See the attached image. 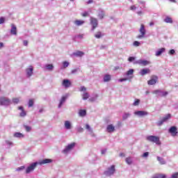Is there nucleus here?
I'll list each match as a JSON object with an SVG mask.
<instances>
[{"instance_id":"f03ea898","label":"nucleus","mask_w":178,"mask_h":178,"mask_svg":"<svg viewBox=\"0 0 178 178\" xmlns=\"http://www.w3.org/2000/svg\"><path fill=\"white\" fill-rule=\"evenodd\" d=\"M146 140L150 143H154L156 145H161V140L158 136H148L146 137Z\"/></svg>"},{"instance_id":"2eb2a0df","label":"nucleus","mask_w":178,"mask_h":178,"mask_svg":"<svg viewBox=\"0 0 178 178\" xmlns=\"http://www.w3.org/2000/svg\"><path fill=\"white\" fill-rule=\"evenodd\" d=\"M151 73V70H149V68H145L143 69L140 71L139 74H140V76H145V74H148Z\"/></svg>"},{"instance_id":"09e8293b","label":"nucleus","mask_w":178,"mask_h":178,"mask_svg":"<svg viewBox=\"0 0 178 178\" xmlns=\"http://www.w3.org/2000/svg\"><path fill=\"white\" fill-rule=\"evenodd\" d=\"M77 131H79V133H83V129L81 127H79L77 128Z\"/></svg>"},{"instance_id":"7ed1b4c3","label":"nucleus","mask_w":178,"mask_h":178,"mask_svg":"<svg viewBox=\"0 0 178 178\" xmlns=\"http://www.w3.org/2000/svg\"><path fill=\"white\" fill-rule=\"evenodd\" d=\"M12 104V101L8 99L7 97H1L0 98V105H3L7 106L8 105H10Z\"/></svg>"},{"instance_id":"69168bd1","label":"nucleus","mask_w":178,"mask_h":178,"mask_svg":"<svg viewBox=\"0 0 178 178\" xmlns=\"http://www.w3.org/2000/svg\"><path fill=\"white\" fill-rule=\"evenodd\" d=\"M3 47V43L0 42V48H2Z\"/></svg>"},{"instance_id":"ddd939ff","label":"nucleus","mask_w":178,"mask_h":178,"mask_svg":"<svg viewBox=\"0 0 178 178\" xmlns=\"http://www.w3.org/2000/svg\"><path fill=\"white\" fill-rule=\"evenodd\" d=\"M134 115H136V116H147V115H148V112L144 111H138L134 112Z\"/></svg>"},{"instance_id":"1a4fd4ad","label":"nucleus","mask_w":178,"mask_h":178,"mask_svg":"<svg viewBox=\"0 0 178 178\" xmlns=\"http://www.w3.org/2000/svg\"><path fill=\"white\" fill-rule=\"evenodd\" d=\"M38 163L35 162L33 163L32 164H31L26 170V173H30V172H33V170H34V169H35V166H37Z\"/></svg>"},{"instance_id":"864d4df0","label":"nucleus","mask_w":178,"mask_h":178,"mask_svg":"<svg viewBox=\"0 0 178 178\" xmlns=\"http://www.w3.org/2000/svg\"><path fill=\"white\" fill-rule=\"evenodd\" d=\"M82 16L83 17H86V16H88V12L85 11L83 13H82Z\"/></svg>"},{"instance_id":"473e14b6","label":"nucleus","mask_w":178,"mask_h":178,"mask_svg":"<svg viewBox=\"0 0 178 178\" xmlns=\"http://www.w3.org/2000/svg\"><path fill=\"white\" fill-rule=\"evenodd\" d=\"M19 111H22L21 113L19 114L20 116L24 117L26 116V111L23 109V106H19Z\"/></svg>"},{"instance_id":"9d476101","label":"nucleus","mask_w":178,"mask_h":178,"mask_svg":"<svg viewBox=\"0 0 178 178\" xmlns=\"http://www.w3.org/2000/svg\"><path fill=\"white\" fill-rule=\"evenodd\" d=\"M139 31L141 35H138V38H144L145 36V26H144V24H141Z\"/></svg>"},{"instance_id":"a211bd4d","label":"nucleus","mask_w":178,"mask_h":178,"mask_svg":"<svg viewBox=\"0 0 178 178\" xmlns=\"http://www.w3.org/2000/svg\"><path fill=\"white\" fill-rule=\"evenodd\" d=\"M67 97H69V95H65V96H63L60 101V104H58V108H61L62 105H63V103L65 102V101H66V99H67Z\"/></svg>"},{"instance_id":"e433bc0d","label":"nucleus","mask_w":178,"mask_h":178,"mask_svg":"<svg viewBox=\"0 0 178 178\" xmlns=\"http://www.w3.org/2000/svg\"><path fill=\"white\" fill-rule=\"evenodd\" d=\"M171 118V115L170 114H167L163 118V120L164 122H168V120H169V119H170Z\"/></svg>"},{"instance_id":"603ef678","label":"nucleus","mask_w":178,"mask_h":178,"mask_svg":"<svg viewBox=\"0 0 178 178\" xmlns=\"http://www.w3.org/2000/svg\"><path fill=\"white\" fill-rule=\"evenodd\" d=\"M3 23H5V18L1 17L0 18V24H3Z\"/></svg>"},{"instance_id":"c03bdc74","label":"nucleus","mask_w":178,"mask_h":178,"mask_svg":"<svg viewBox=\"0 0 178 178\" xmlns=\"http://www.w3.org/2000/svg\"><path fill=\"white\" fill-rule=\"evenodd\" d=\"M24 129L26 131H31V127L24 125Z\"/></svg>"},{"instance_id":"7c9ffc66","label":"nucleus","mask_w":178,"mask_h":178,"mask_svg":"<svg viewBox=\"0 0 178 178\" xmlns=\"http://www.w3.org/2000/svg\"><path fill=\"white\" fill-rule=\"evenodd\" d=\"M46 70H54V65L52 64H47L45 65Z\"/></svg>"},{"instance_id":"c9c22d12","label":"nucleus","mask_w":178,"mask_h":178,"mask_svg":"<svg viewBox=\"0 0 178 178\" xmlns=\"http://www.w3.org/2000/svg\"><path fill=\"white\" fill-rule=\"evenodd\" d=\"M86 114H87V112L86 111V110L79 111V116H86Z\"/></svg>"},{"instance_id":"5701e85b","label":"nucleus","mask_w":178,"mask_h":178,"mask_svg":"<svg viewBox=\"0 0 178 178\" xmlns=\"http://www.w3.org/2000/svg\"><path fill=\"white\" fill-rule=\"evenodd\" d=\"M107 131L108 133H113V131H115V127H113L112 124L108 125Z\"/></svg>"},{"instance_id":"6e6d98bb","label":"nucleus","mask_w":178,"mask_h":178,"mask_svg":"<svg viewBox=\"0 0 178 178\" xmlns=\"http://www.w3.org/2000/svg\"><path fill=\"white\" fill-rule=\"evenodd\" d=\"M148 155H149V153L146 152L143 154V158H147L148 156Z\"/></svg>"},{"instance_id":"ea45409f","label":"nucleus","mask_w":178,"mask_h":178,"mask_svg":"<svg viewBox=\"0 0 178 178\" xmlns=\"http://www.w3.org/2000/svg\"><path fill=\"white\" fill-rule=\"evenodd\" d=\"M90 97V95H88V93L85 92L83 95V99H88V97Z\"/></svg>"},{"instance_id":"0eeeda50","label":"nucleus","mask_w":178,"mask_h":178,"mask_svg":"<svg viewBox=\"0 0 178 178\" xmlns=\"http://www.w3.org/2000/svg\"><path fill=\"white\" fill-rule=\"evenodd\" d=\"M90 24L92 25V30L94 31L98 26V20L95 18L90 17Z\"/></svg>"},{"instance_id":"9b49d317","label":"nucleus","mask_w":178,"mask_h":178,"mask_svg":"<svg viewBox=\"0 0 178 178\" xmlns=\"http://www.w3.org/2000/svg\"><path fill=\"white\" fill-rule=\"evenodd\" d=\"M156 81H158V76H152L151 79L148 81L147 84H149V86H154V84H156Z\"/></svg>"},{"instance_id":"aec40b11","label":"nucleus","mask_w":178,"mask_h":178,"mask_svg":"<svg viewBox=\"0 0 178 178\" xmlns=\"http://www.w3.org/2000/svg\"><path fill=\"white\" fill-rule=\"evenodd\" d=\"M98 16L99 19H104V16H105V11L102 8L98 10Z\"/></svg>"},{"instance_id":"20e7f679","label":"nucleus","mask_w":178,"mask_h":178,"mask_svg":"<svg viewBox=\"0 0 178 178\" xmlns=\"http://www.w3.org/2000/svg\"><path fill=\"white\" fill-rule=\"evenodd\" d=\"M134 65H140L141 66H147V65H149V61L147 60H143L140 59L136 61H134Z\"/></svg>"},{"instance_id":"f704fd0d","label":"nucleus","mask_w":178,"mask_h":178,"mask_svg":"<svg viewBox=\"0 0 178 178\" xmlns=\"http://www.w3.org/2000/svg\"><path fill=\"white\" fill-rule=\"evenodd\" d=\"M130 113H124L122 115V119L124 120H126V119H127V118H130Z\"/></svg>"},{"instance_id":"cd10ccee","label":"nucleus","mask_w":178,"mask_h":178,"mask_svg":"<svg viewBox=\"0 0 178 178\" xmlns=\"http://www.w3.org/2000/svg\"><path fill=\"white\" fill-rule=\"evenodd\" d=\"M74 24L76 26H82V24H84V21L76 19L74 21Z\"/></svg>"},{"instance_id":"49530a36","label":"nucleus","mask_w":178,"mask_h":178,"mask_svg":"<svg viewBox=\"0 0 178 178\" xmlns=\"http://www.w3.org/2000/svg\"><path fill=\"white\" fill-rule=\"evenodd\" d=\"M33 105H34V100L30 99L29 102V106L31 107V106H33Z\"/></svg>"},{"instance_id":"e2e57ef3","label":"nucleus","mask_w":178,"mask_h":178,"mask_svg":"<svg viewBox=\"0 0 178 178\" xmlns=\"http://www.w3.org/2000/svg\"><path fill=\"white\" fill-rule=\"evenodd\" d=\"M77 72V69H75V70H73L72 71V74H74V73H76Z\"/></svg>"},{"instance_id":"423d86ee","label":"nucleus","mask_w":178,"mask_h":178,"mask_svg":"<svg viewBox=\"0 0 178 178\" xmlns=\"http://www.w3.org/2000/svg\"><path fill=\"white\" fill-rule=\"evenodd\" d=\"M115 173V165H111V168H108L106 171L104 172L106 176H111Z\"/></svg>"},{"instance_id":"2f4dec72","label":"nucleus","mask_w":178,"mask_h":178,"mask_svg":"<svg viewBox=\"0 0 178 178\" xmlns=\"http://www.w3.org/2000/svg\"><path fill=\"white\" fill-rule=\"evenodd\" d=\"M164 22L165 23H173V19H172V18L170 17H166L164 19Z\"/></svg>"},{"instance_id":"dca6fc26","label":"nucleus","mask_w":178,"mask_h":178,"mask_svg":"<svg viewBox=\"0 0 178 178\" xmlns=\"http://www.w3.org/2000/svg\"><path fill=\"white\" fill-rule=\"evenodd\" d=\"M10 33L13 34V35H16V34H17V29L13 24H11Z\"/></svg>"},{"instance_id":"393cba45","label":"nucleus","mask_w":178,"mask_h":178,"mask_svg":"<svg viewBox=\"0 0 178 178\" xmlns=\"http://www.w3.org/2000/svg\"><path fill=\"white\" fill-rule=\"evenodd\" d=\"M104 81L106 83L108 81H111V75L110 74H105L104 76Z\"/></svg>"},{"instance_id":"39448f33","label":"nucleus","mask_w":178,"mask_h":178,"mask_svg":"<svg viewBox=\"0 0 178 178\" xmlns=\"http://www.w3.org/2000/svg\"><path fill=\"white\" fill-rule=\"evenodd\" d=\"M74 145H76V143H74L68 145L63 150V152L64 154H67L68 152H70V151H72V149H73V148H74Z\"/></svg>"},{"instance_id":"a19ab883","label":"nucleus","mask_w":178,"mask_h":178,"mask_svg":"<svg viewBox=\"0 0 178 178\" xmlns=\"http://www.w3.org/2000/svg\"><path fill=\"white\" fill-rule=\"evenodd\" d=\"M96 38H101L102 37V33H101V32H97L95 35Z\"/></svg>"},{"instance_id":"3c124183","label":"nucleus","mask_w":178,"mask_h":178,"mask_svg":"<svg viewBox=\"0 0 178 178\" xmlns=\"http://www.w3.org/2000/svg\"><path fill=\"white\" fill-rule=\"evenodd\" d=\"M136 60V58L135 57H129V58H128V60L129 61V62H133V60Z\"/></svg>"},{"instance_id":"5fc2aeb1","label":"nucleus","mask_w":178,"mask_h":178,"mask_svg":"<svg viewBox=\"0 0 178 178\" xmlns=\"http://www.w3.org/2000/svg\"><path fill=\"white\" fill-rule=\"evenodd\" d=\"M24 169V166H21L17 168V172H20V170H23Z\"/></svg>"},{"instance_id":"f257e3e1","label":"nucleus","mask_w":178,"mask_h":178,"mask_svg":"<svg viewBox=\"0 0 178 178\" xmlns=\"http://www.w3.org/2000/svg\"><path fill=\"white\" fill-rule=\"evenodd\" d=\"M134 73V70L133 69L129 70L125 74H124V76H127V78L120 79L118 81H120V83H122L123 81H127V80H130V79H133Z\"/></svg>"},{"instance_id":"6e6552de","label":"nucleus","mask_w":178,"mask_h":178,"mask_svg":"<svg viewBox=\"0 0 178 178\" xmlns=\"http://www.w3.org/2000/svg\"><path fill=\"white\" fill-rule=\"evenodd\" d=\"M154 94H156L158 97H166V95H168V92L156 90L154 91Z\"/></svg>"},{"instance_id":"4d7b16f0","label":"nucleus","mask_w":178,"mask_h":178,"mask_svg":"<svg viewBox=\"0 0 178 178\" xmlns=\"http://www.w3.org/2000/svg\"><path fill=\"white\" fill-rule=\"evenodd\" d=\"M23 44L25 47H27V45H29V42L27 40H24Z\"/></svg>"},{"instance_id":"412c9836","label":"nucleus","mask_w":178,"mask_h":178,"mask_svg":"<svg viewBox=\"0 0 178 178\" xmlns=\"http://www.w3.org/2000/svg\"><path fill=\"white\" fill-rule=\"evenodd\" d=\"M165 48H161L158 49L156 51V56H161V55H162V54H163V52H165Z\"/></svg>"},{"instance_id":"680f3d73","label":"nucleus","mask_w":178,"mask_h":178,"mask_svg":"<svg viewBox=\"0 0 178 178\" xmlns=\"http://www.w3.org/2000/svg\"><path fill=\"white\" fill-rule=\"evenodd\" d=\"M6 144H8V145H12V142L6 141Z\"/></svg>"},{"instance_id":"bb28decb","label":"nucleus","mask_w":178,"mask_h":178,"mask_svg":"<svg viewBox=\"0 0 178 178\" xmlns=\"http://www.w3.org/2000/svg\"><path fill=\"white\" fill-rule=\"evenodd\" d=\"M152 178H166V175L163 174H156L152 177Z\"/></svg>"},{"instance_id":"c756f323","label":"nucleus","mask_w":178,"mask_h":178,"mask_svg":"<svg viewBox=\"0 0 178 178\" xmlns=\"http://www.w3.org/2000/svg\"><path fill=\"white\" fill-rule=\"evenodd\" d=\"M157 161L161 163V165H165L166 163V161L165 160L159 156H157Z\"/></svg>"},{"instance_id":"a18cd8bd","label":"nucleus","mask_w":178,"mask_h":178,"mask_svg":"<svg viewBox=\"0 0 178 178\" xmlns=\"http://www.w3.org/2000/svg\"><path fill=\"white\" fill-rule=\"evenodd\" d=\"M165 123V121L162 119L157 122V126H162Z\"/></svg>"},{"instance_id":"0e129e2a","label":"nucleus","mask_w":178,"mask_h":178,"mask_svg":"<svg viewBox=\"0 0 178 178\" xmlns=\"http://www.w3.org/2000/svg\"><path fill=\"white\" fill-rule=\"evenodd\" d=\"M88 4H90V3H92V0H89L88 2H87Z\"/></svg>"},{"instance_id":"052dcab7","label":"nucleus","mask_w":178,"mask_h":178,"mask_svg":"<svg viewBox=\"0 0 178 178\" xmlns=\"http://www.w3.org/2000/svg\"><path fill=\"white\" fill-rule=\"evenodd\" d=\"M106 153V149H102V155H104V154Z\"/></svg>"},{"instance_id":"58836bf2","label":"nucleus","mask_w":178,"mask_h":178,"mask_svg":"<svg viewBox=\"0 0 178 178\" xmlns=\"http://www.w3.org/2000/svg\"><path fill=\"white\" fill-rule=\"evenodd\" d=\"M86 130H88L89 133H92V129H91V127H90L88 124H86Z\"/></svg>"},{"instance_id":"338daca9","label":"nucleus","mask_w":178,"mask_h":178,"mask_svg":"<svg viewBox=\"0 0 178 178\" xmlns=\"http://www.w3.org/2000/svg\"><path fill=\"white\" fill-rule=\"evenodd\" d=\"M149 26H154V22H150V23H149Z\"/></svg>"},{"instance_id":"c85d7f7f","label":"nucleus","mask_w":178,"mask_h":178,"mask_svg":"<svg viewBox=\"0 0 178 178\" xmlns=\"http://www.w3.org/2000/svg\"><path fill=\"white\" fill-rule=\"evenodd\" d=\"M14 137H16L17 138H22L24 137V136L20 132H16L14 134Z\"/></svg>"},{"instance_id":"bf43d9fd","label":"nucleus","mask_w":178,"mask_h":178,"mask_svg":"<svg viewBox=\"0 0 178 178\" xmlns=\"http://www.w3.org/2000/svg\"><path fill=\"white\" fill-rule=\"evenodd\" d=\"M130 9H131V10H136V6H132L130 7Z\"/></svg>"},{"instance_id":"f3484780","label":"nucleus","mask_w":178,"mask_h":178,"mask_svg":"<svg viewBox=\"0 0 178 178\" xmlns=\"http://www.w3.org/2000/svg\"><path fill=\"white\" fill-rule=\"evenodd\" d=\"M33 66H30L28 69H26V72L27 77H31V76L33 75Z\"/></svg>"},{"instance_id":"774afa93","label":"nucleus","mask_w":178,"mask_h":178,"mask_svg":"<svg viewBox=\"0 0 178 178\" xmlns=\"http://www.w3.org/2000/svg\"><path fill=\"white\" fill-rule=\"evenodd\" d=\"M120 156H124V154L120 153Z\"/></svg>"},{"instance_id":"13d9d810","label":"nucleus","mask_w":178,"mask_h":178,"mask_svg":"<svg viewBox=\"0 0 178 178\" xmlns=\"http://www.w3.org/2000/svg\"><path fill=\"white\" fill-rule=\"evenodd\" d=\"M80 91H86V87L81 86L79 89Z\"/></svg>"},{"instance_id":"4be33fe9","label":"nucleus","mask_w":178,"mask_h":178,"mask_svg":"<svg viewBox=\"0 0 178 178\" xmlns=\"http://www.w3.org/2000/svg\"><path fill=\"white\" fill-rule=\"evenodd\" d=\"M65 128L67 130H70V129H72V123H70V121H65Z\"/></svg>"},{"instance_id":"f8f14e48","label":"nucleus","mask_w":178,"mask_h":178,"mask_svg":"<svg viewBox=\"0 0 178 178\" xmlns=\"http://www.w3.org/2000/svg\"><path fill=\"white\" fill-rule=\"evenodd\" d=\"M169 133H170L172 137L177 136V128L176 127H171L169 129Z\"/></svg>"},{"instance_id":"4c0bfd02","label":"nucleus","mask_w":178,"mask_h":178,"mask_svg":"<svg viewBox=\"0 0 178 178\" xmlns=\"http://www.w3.org/2000/svg\"><path fill=\"white\" fill-rule=\"evenodd\" d=\"M139 104H140V99H136L135 100V102H134L133 106H138V105H139Z\"/></svg>"},{"instance_id":"72a5a7b5","label":"nucleus","mask_w":178,"mask_h":178,"mask_svg":"<svg viewBox=\"0 0 178 178\" xmlns=\"http://www.w3.org/2000/svg\"><path fill=\"white\" fill-rule=\"evenodd\" d=\"M127 163H128V165H131V163H133V159H131V157H127L125 159Z\"/></svg>"},{"instance_id":"b1692460","label":"nucleus","mask_w":178,"mask_h":178,"mask_svg":"<svg viewBox=\"0 0 178 178\" xmlns=\"http://www.w3.org/2000/svg\"><path fill=\"white\" fill-rule=\"evenodd\" d=\"M51 162H52L51 159H44L42 161H40L39 163H40V165H44L45 163H51Z\"/></svg>"},{"instance_id":"79ce46f5","label":"nucleus","mask_w":178,"mask_h":178,"mask_svg":"<svg viewBox=\"0 0 178 178\" xmlns=\"http://www.w3.org/2000/svg\"><path fill=\"white\" fill-rule=\"evenodd\" d=\"M20 99L19 98H14L13 99V104H19Z\"/></svg>"},{"instance_id":"4468645a","label":"nucleus","mask_w":178,"mask_h":178,"mask_svg":"<svg viewBox=\"0 0 178 178\" xmlns=\"http://www.w3.org/2000/svg\"><path fill=\"white\" fill-rule=\"evenodd\" d=\"M84 52L81 51H77L76 52H74L72 54H71V57L73 58V56H76L78 58H81V56H83Z\"/></svg>"},{"instance_id":"de8ad7c7","label":"nucleus","mask_w":178,"mask_h":178,"mask_svg":"<svg viewBox=\"0 0 178 178\" xmlns=\"http://www.w3.org/2000/svg\"><path fill=\"white\" fill-rule=\"evenodd\" d=\"M134 47H140V42L138 41L134 42Z\"/></svg>"},{"instance_id":"a878e982","label":"nucleus","mask_w":178,"mask_h":178,"mask_svg":"<svg viewBox=\"0 0 178 178\" xmlns=\"http://www.w3.org/2000/svg\"><path fill=\"white\" fill-rule=\"evenodd\" d=\"M84 37V35L83 34H79V35H76L74 38V41H79V40H82V38Z\"/></svg>"},{"instance_id":"8fccbe9b","label":"nucleus","mask_w":178,"mask_h":178,"mask_svg":"<svg viewBox=\"0 0 178 178\" xmlns=\"http://www.w3.org/2000/svg\"><path fill=\"white\" fill-rule=\"evenodd\" d=\"M175 49H171L170 50L169 54L170 55H175Z\"/></svg>"},{"instance_id":"6ab92c4d","label":"nucleus","mask_w":178,"mask_h":178,"mask_svg":"<svg viewBox=\"0 0 178 178\" xmlns=\"http://www.w3.org/2000/svg\"><path fill=\"white\" fill-rule=\"evenodd\" d=\"M72 83H70V81H69V79H64L63 81V86L65 88H68V87L70 86H71Z\"/></svg>"},{"instance_id":"37998d69","label":"nucleus","mask_w":178,"mask_h":178,"mask_svg":"<svg viewBox=\"0 0 178 178\" xmlns=\"http://www.w3.org/2000/svg\"><path fill=\"white\" fill-rule=\"evenodd\" d=\"M63 66L64 69L66 68V67H67V66H69V62H67V61H64V62L63 63Z\"/></svg>"}]
</instances>
